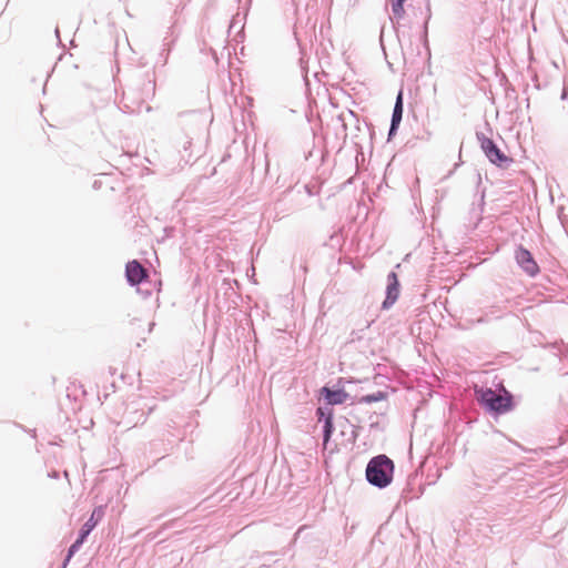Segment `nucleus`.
Wrapping results in <instances>:
<instances>
[{"mask_svg":"<svg viewBox=\"0 0 568 568\" xmlns=\"http://www.w3.org/2000/svg\"><path fill=\"white\" fill-rule=\"evenodd\" d=\"M477 399L489 412L505 414L513 408V396L504 390L499 394L490 388L476 390Z\"/></svg>","mask_w":568,"mask_h":568,"instance_id":"1","label":"nucleus"},{"mask_svg":"<svg viewBox=\"0 0 568 568\" xmlns=\"http://www.w3.org/2000/svg\"><path fill=\"white\" fill-rule=\"evenodd\" d=\"M394 464H367V480L379 488L386 487L393 479Z\"/></svg>","mask_w":568,"mask_h":568,"instance_id":"2","label":"nucleus"},{"mask_svg":"<svg viewBox=\"0 0 568 568\" xmlns=\"http://www.w3.org/2000/svg\"><path fill=\"white\" fill-rule=\"evenodd\" d=\"M480 146L491 163L501 166L510 162V159L500 151L491 139L483 136L480 139Z\"/></svg>","mask_w":568,"mask_h":568,"instance_id":"3","label":"nucleus"},{"mask_svg":"<svg viewBox=\"0 0 568 568\" xmlns=\"http://www.w3.org/2000/svg\"><path fill=\"white\" fill-rule=\"evenodd\" d=\"M515 258L524 272L529 276H535L539 272V266L534 260L531 253L523 246L516 250Z\"/></svg>","mask_w":568,"mask_h":568,"instance_id":"4","label":"nucleus"},{"mask_svg":"<svg viewBox=\"0 0 568 568\" xmlns=\"http://www.w3.org/2000/svg\"><path fill=\"white\" fill-rule=\"evenodd\" d=\"M125 276L131 285H138L148 277V271L135 260L125 266Z\"/></svg>","mask_w":568,"mask_h":568,"instance_id":"5","label":"nucleus"},{"mask_svg":"<svg viewBox=\"0 0 568 568\" xmlns=\"http://www.w3.org/2000/svg\"><path fill=\"white\" fill-rule=\"evenodd\" d=\"M387 290H386V298L383 302V308H389L398 298L399 296V282L397 274L395 272H392L387 276Z\"/></svg>","mask_w":568,"mask_h":568,"instance_id":"6","label":"nucleus"},{"mask_svg":"<svg viewBox=\"0 0 568 568\" xmlns=\"http://www.w3.org/2000/svg\"><path fill=\"white\" fill-rule=\"evenodd\" d=\"M97 510H94L90 517V519L83 525L79 538L69 549V557H71L74 551L83 544L87 536L92 531V529L97 526L98 519H95Z\"/></svg>","mask_w":568,"mask_h":568,"instance_id":"7","label":"nucleus"},{"mask_svg":"<svg viewBox=\"0 0 568 568\" xmlns=\"http://www.w3.org/2000/svg\"><path fill=\"white\" fill-rule=\"evenodd\" d=\"M321 395L327 405H338L347 400L348 394L344 389L333 390L328 387H322Z\"/></svg>","mask_w":568,"mask_h":568,"instance_id":"8","label":"nucleus"},{"mask_svg":"<svg viewBox=\"0 0 568 568\" xmlns=\"http://www.w3.org/2000/svg\"><path fill=\"white\" fill-rule=\"evenodd\" d=\"M402 115H403V97H402V93H399L396 99V103H395L394 111H393L390 133H393L395 131V129L398 126V124L400 123Z\"/></svg>","mask_w":568,"mask_h":568,"instance_id":"9","label":"nucleus"},{"mask_svg":"<svg viewBox=\"0 0 568 568\" xmlns=\"http://www.w3.org/2000/svg\"><path fill=\"white\" fill-rule=\"evenodd\" d=\"M317 414L320 415V418L326 416L325 425H324V439H325V442H327L331 436L332 428H333L332 412L331 410L325 412L324 408L318 407Z\"/></svg>","mask_w":568,"mask_h":568,"instance_id":"10","label":"nucleus"},{"mask_svg":"<svg viewBox=\"0 0 568 568\" xmlns=\"http://www.w3.org/2000/svg\"><path fill=\"white\" fill-rule=\"evenodd\" d=\"M392 7V12L396 19H402L405 14L404 3L406 0H387Z\"/></svg>","mask_w":568,"mask_h":568,"instance_id":"11","label":"nucleus"},{"mask_svg":"<svg viewBox=\"0 0 568 568\" xmlns=\"http://www.w3.org/2000/svg\"><path fill=\"white\" fill-rule=\"evenodd\" d=\"M383 399H385V394L383 392H377L376 394L366 395V396L362 397L359 402L371 404V403L379 402Z\"/></svg>","mask_w":568,"mask_h":568,"instance_id":"12","label":"nucleus"},{"mask_svg":"<svg viewBox=\"0 0 568 568\" xmlns=\"http://www.w3.org/2000/svg\"><path fill=\"white\" fill-rule=\"evenodd\" d=\"M371 462H392V460L385 455H378V456L372 458Z\"/></svg>","mask_w":568,"mask_h":568,"instance_id":"13","label":"nucleus"}]
</instances>
